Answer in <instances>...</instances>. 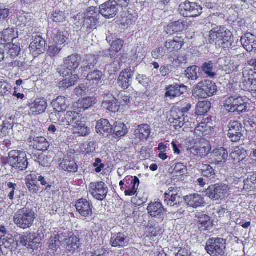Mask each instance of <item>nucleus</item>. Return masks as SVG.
<instances>
[{
	"label": "nucleus",
	"instance_id": "nucleus-28",
	"mask_svg": "<svg viewBox=\"0 0 256 256\" xmlns=\"http://www.w3.org/2000/svg\"><path fill=\"white\" fill-rule=\"evenodd\" d=\"M240 41L244 48L248 52L256 50V36L247 32L242 37Z\"/></svg>",
	"mask_w": 256,
	"mask_h": 256
},
{
	"label": "nucleus",
	"instance_id": "nucleus-5",
	"mask_svg": "<svg viewBox=\"0 0 256 256\" xmlns=\"http://www.w3.org/2000/svg\"><path fill=\"white\" fill-rule=\"evenodd\" d=\"M205 250L210 256H227L225 240L220 238H212L208 240Z\"/></svg>",
	"mask_w": 256,
	"mask_h": 256
},
{
	"label": "nucleus",
	"instance_id": "nucleus-13",
	"mask_svg": "<svg viewBox=\"0 0 256 256\" xmlns=\"http://www.w3.org/2000/svg\"><path fill=\"white\" fill-rule=\"evenodd\" d=\"M48 36L52 43L63 46L68 40L69 34L64 29L55 28L48 32Z\"/></svg>",
	"mask_w": 256,
	"mask_h": 256
},
{
	"label": "nucleus",
	"instance_id": "nucleus-15",
	"mask_svg": "<svg viewBox=\"0 0 256 256\" xmlns=\"http://www.w3.org/2000/svg\"><path fill=\"white\" fill-rule=\"evenodd\" d=\"M29 110L28 114L32 116L40 114L45 112L48 107L47 100L44 98H36L28 104Z\"/></svg>",
	"mask_w": 256,
	"mask_h": 256
},
{
	"label": "nucleus",
	"instance_id": "nucleus-30",
	"mask_svg": "<svg viewBox=\"0 0 256 256\" xmlns=\"http://www.w3.org/2000/svg\"><path fill=\"white\" fill-rule=\"evenodd\" d=\"M95 99L92 97H86L80 99L76 102L74 104V110L82 112L92 106L94 104Z\"/></svg>",
	"mask_w": 256,
	"mask_h": 256
},
{
	"label": "nucleus",
	"instance_id": "nucleus-41",
	"mask_svg": "<svg viewBox=\"0 0 256 256\" xmlns=\"http://www.w3.org/2000/svg\"><path fill=\"white\" fill-rule=\"evenodd\" d=\"M191 108L192 104L190 103L185 100H180L176 104L172 111L184 117L185 114L188 112Z\"/></svg>",
	"mask_w": 256,
	"mask_h": 256
},
{
	"label": "nucleus",
	"instance_id": "nucleus-44",
	"mask_svg": "<svg viewBox=\"0 0 256 256\" xmlns=\"http://www.w3.org/2000/svg\"><path fill=\"white\" fill-rule=\"evenodd\" d=\"M202 175L207 180H214L216 176V170L210 164H202Z\"/></svg>",
	"mask_w": 256,
	"mask_h": 256
},
{
	"label": "nucleus",
	"instance_id": "nucleus-4",
	"mask_svg": "<svg viewBox=\"0 0 256 256\" xmlns=\"http://www.w3.org/2000/svg\"><path fill=\"white\" fill-rule=\"evenodd\" d=\"M36 218V213L32 209L24 207L14 214V222L18 228L26 230L32 226Z\"/></svg>",
	"mask_w": 256,
	"mask_h": 256
},
{
	"label": "nucleus",
	"instance_id": "nucleus-54",
	"mask_svg": "<svg viewBox=\"0 0 256 256\" xmlns=\"http://www.w3.org/2000/svg\"><path fill=\"white\" fill-rule=\"evenodd\" d=\"M18 189L16 184L12 182H7V188H6V193L7 198L12 202L14 198V194L16 191Z\"/></svg>",
	"mask_w": 256,
	"mask_h": 256
},
{
	"label": "nucleus",
	"instance_id": "nucleus-57",
	"mask_svg": "<svg viewBox=\"0 0 256 256\" xmlns=\"http://www.w3.org/2000/svg\"><path fill=\"white\" fill-rule=\"evenodd\" d=\"M62 46L55 44L52 43V44L48 46L46 54L50 58L56 56L62 50Z\"/></svg>",
	"mask_w": 256,
	"mask_h": 256
},
{
	"label": "nucleus",
	"instance_id": "nucleus-19",
	"mask_svg": "<svg viewBox=\"0 0 256 256\" xmlns=\"http://www.w3.org/2000/svg\"><path fill=\"white\" fill-rule=\"evenodd\" d=\"M59 166L62 170L68 173H76L78 168L74 156L68 154L64 156L59 164Z\"/></svg>",
	"mask_w": 256,
	"mask_h": 256
},
{
	"label": "nucleus",
	"instance_id": "nucleus-43",
	"mask_svg": "<svg viewBox=\"0 0 256 256\" xmlns=\"http://www.w3.org/2000/svg\"><path fill=\"white\" fill-rule=\"evenodd\" d=\"M162 229L158 224H148L146 227V236L150 239H153L162 234Z\"/></svg>",
	"mask_w": 256,
	"mask_h": 256
},
{
	"label": "nucleus",
	"instance_id": "nucleus-33",
	"mask_svg": "<svg viewBox=\"0 0 256 256\" xmlns=\"http://www.w3.org/2000/svg\"><path fill=\"white\" fill-rule=\"evenodd\" d=\"M212 159L216 164L225 162L228 158L227 150L222 147L216 148L212 152Z\"/></svg>",
	"mask_w": 256,
	"mask_h": 256
},
{
	"label": "nucleus",
	"instance_id": "nucleus-10",
	"mask_svg": "<svg viewBox=\"0 0 256 256\" xmlns=\"http://www.w3.org/2000/svg\"><path fill=\"white\" fill-rule=\"evenodd\" d=\"M83 22L82 27L88 32H92L96 28V26L99 20V13L98 8L91 6L88 8Z\"/></svg>",
	"mask_w": 256,
	"mask_h": 256
},
{
	"label": "nucleus",
	"instance_id": "nucleus-21",
	"mask_svg": "<svg viewBox=\"0 0 256 256\" xmlns=\"http://www.w3.org/2000/svg\"><path fill=\"white\" fill-rule=\"evenodd\" d=\"M82 61V57L77 54L68 56L64 60V66L68 70V74H72L78 68Z\"/></svg>",
	"mask_w": 256,
	"mask_h": 256
},
{
	"label": "nucleus",
	"instance_id": "nucleus-7",
	"mask_svg": "<svg viewBox=\"0 0 256 256\" xmlns=\"http://www.w3.org/2000/svg\"><path fill=\"white\" fill-rule=\"evenodd\" d=\"M248 104L242 96H230L225 100L224 108L229 112H238L239 114L247 111Z\"/></svg>",
	"mask_w": 256,
	"mask_h": 256
},
{
	"label": "nucleus",
	"instance_id": "nucleus-39",
	"mask_svg": "<svg viewBox=\"0 0 256 256\" xmlns=\"http://www.w3.org/2000/svg\"><path fill=\"white\" fill-rule=\"evenodd\" d=\"M66 98L63 96H58L52 102V106L56 111V115L58 114L60 112L66 110L68 107L66 102Z\"/></svg>",
	"mask_w": 256,
	"mask_h": 256
},
{
	"label": "nucleus",
	"instance_id": "nucleus-3",
	"mask_svg": "<svg viewBox=\"0 0 256 256\" xmlns=\"http://www.w3.org/2000/svg\"><path fill=\"white\" fill-rule=\"evenodd\" d=\"M217 90V86L213 81L204 80L193 87L192 95L196 99H204L216 94Z\"/></svg>",
	"mask_w": 256,
	"mask_h": 256
},
{
	"label": "nucleus",
	"instance_id": "nucleus-35",
	"mask_svg": "<svg viewBox=\"0 0 256 256\" xmlns=\"http://www.w3.org/2000/svg\"><path fill=\"white\" fill-rule=\"evenodd\" d=\"M147 210L148 214L152 217L160 218L164 215V208L160 202L150 204Z\"/></svg>",
	"mask_w": 256,
	"mask_h": 256
},
{
	"label": "nucleus",
	"instance_id": "nucleus-23",
	"mask_svg": "<svg viewBox=\"0 0 256 256\" xmlns=\"http://www.w3.org/2000/svg\"><path fill=\"white\" fill-rule=\"evenodd\" d=\"M124 194L128 196H134L137 192L136 186L138 187L140 184V180L137 176H128L125 177Z\"/></svg>",
	"mask_w": 256,
	"mask_h": 256
},
{
	"label": "nucleus",
	"instance_id": "nucleus-58",
	"mask_svg": "<svg viewBox=\"0 0 256 256\" xmlns=\"http://www.w3.org/2000/svg\"><path fill=\"white\" fill-rule=\"evenodd\" d=\"M10 46L8 48V56L11 59H13V58H16L19 54L20 52V48L19 46L14 44H8Z\"/></svg>",
	"mask_w": 256,
	"mask_h": 256
},
{
	"label": "nucleus",
	"instance_id": "nucleus-8",
	"mask_svg": "<svg viewBox=\"0 0 256 256\" xmlns=\"http://www.w3.org/2000/svg\"><path fill=\"white\" fill-rule=\"evenodd\" d=\"M229 190L228 185L216 184L208 187L206 190V194L212 200H222L228 196Z\"/></svg>",
	"mask_w": 256,
	"mask_h": 256
},
{
	"label": "nucleus",
	"instance_id": "nucleus-60",
	"mask_svg": "<svg viewBox=\"0 0 256 256\" xmlns=\"http://www.w3.org/2000/svg\"><path fill=\"white\" fill-rule=\"evenodd\" d=\"M11 85L6 81H0V96H8L10 94Z\"/></svg>",
	"mask_w": 256,
	"mask_h": 256
},
{
	"label": "nucleus",
	"instance_id": "nucleus-40",
	"mask_svg": "<svg viewBox=\"0 0 256 256\" xmlns=\"http://www.w3.org/2000/svg\"><path fill=\"white\" fill-rule=\"evenodd\" d=\"M66 234L62 233L55 234L50 238L49 243V248L53 252H56L62 246V242L64 241Z\"/></svg>",
	"mask_w": 256,
	"mask_h": 256
},
{
	"label": "nucleus",
	"instance_id": "nucleus-55",
	"mask_svg": "<svg viewBox=\"0 0 256 256\" xmlns=\"http://www.w3.org/2000/svg\"><path fill=\"white\" fill-rule=\"evenodd\" d=\"M187 167L184 164L178 162L174 164L172 174L176 176L184 175L187 172Z\"/></svg>",
	"mask_w": 256,
	"mask_h": 256
},
{
	"label": "nucleus",
	"instance_id": "nucleus-11",
	"mask_svg": "<svg viewBox=\"0 0 256 256\" xmlns=\"http://www.w3.org/2000/svg\"><path fill=\"white\" fill-rule=\"evenodd\" d=\"M88 191L94 199L102 201L107 196L108 188L104 182L96 181L89 184Z\"/></svg>",
	"mask_w": 256,
	"mask_h": 256
},
{
	"label": "nucleus",
	"instance_id": "nucleus-47",
	"mask_svg": "<svg viewBox=\"0 0 256 256\" xmlns=\"http://www.w3.org/2000/svg\"><path fill=\"white\" fill-rule=\"evenodd\" d=\"M49 146L48 142L44 137H38L34 140V147L38 151H46L48 150Z\"/></svg>",
	"mask_w": 256,
	"mask_h": 256
},
{
	"label": "nucleus",
	"instance_id": "nucleus-62",
	"mask_svg": "<svg viewBox=\"0 0 256 256\" xmlns=\"http://www.w3.org/2000/svg\"><path fill=\"white\" fill-rule=\"evenodd\" d=\"M246 84L249 86L248 90L256 92V72L249 75Z\"/></svg>",
	"mask_w": 256,
	"mask_h": 256
},
{
	"label": "nucleus",
	"instance_id": "nucleus-24",
	"mask_svg": "<svg viewBox=\"0 0 256 256\" xmlns=\"http://www.w3.org/2000/svg\"><path fill=\"white\" fill-rule=\"evenodd\" d=\"M18 37L17 30L8 27L0 32V42L2 44H10Z\"/></svg>",
	"mask_w": 256,
	"mask_h": 256
},
{
	"label": "nucleus",
	"instance_id": "nucleus-48",
	"mask_svg": "<svg viewBox=\"0 0 256 256\" xmlns=\"http://www.w3.org/2000/svg\"><path fill=\"white\" fill-rule=\"evenodd\" d=\"M112 132H114L116 137L120 138L127 134L128 128L126 125L124 123L116 122H114Z\"/></svg>",
	"mask_w": 256,
	"mask_h": 256
},
{
	"label": "nucleus",
	"instance_id": "nucleus-56",
	"mask_svg": "<svg viewBox=\"0 0 256 256\" xmlns=\"http://www.w3.org/2000/svg\"><path fill=\"white\" fill-rule=\"evenodd\" d=\"M51 19L56 23H62L66 20V14L63 11L56 10L52 12Z\"/></svg>",
	"mask_w": 256,
	"mask_h": 256
},
{
	"label": "nucleus",
	"instance_id": "nucleus-17",
	"mask_svg": "<svg viewBox=\"0 0 256 256\" xmlns=\"http://www.w3.org/2000/svg\"><path fill=\"white\" fill-rule=\"evenodd\" d=\"M75 206L76 211L82 217L88 218L92 214L93 205L86 198H81L76 200Z\"/></svg>",
	"mask_w": 256,
	"mask_h": 256
},
{
	"label": "nucleus",
	"instance_id": "nucleus-63",
	"mask_svg": "<svg viewBox=\"0 0 256 256\" xmlns=\"http://www.w3.org/2000/svg\"><path fill=\"white\" fill-rule=\"evenodd\" d=\"M166 54V50L162 47L156 48L152 52V56L154 59L162 58Z\"/></svg>",
	"mask_w": 256,
	"mask_h": 256
},
{
	"label": "nucleus",
	"instance_id": "nucleus-38",
	"mask_svg": "<svg viewBox=\"0 0 256 256\" xmlns=\"http://www.w3.org/2000/svg\"><path fill=\"white\" fill-rule=\"evenodd\" d=\"M172 128L177 130L181 128L184 124V117L172 111V115L168 120Z\"/></svg>",
	"mask_w": 256,
	"mask_h": 256
},
{
	"label": "nucleus",
	"instance_id": "nucleus-53",
	"mask_svg": "<svg viewBox=\"0 0 256 256\" xmlns=\"http://www.w3.org/2000/svg\"><path fill=\"white\" fill-rule=\"evenodd\" d=\"M74 128L78 130L76 132L79 136H86L90 133V128L82 120L76 125H74Z\"/></svg>",
	"mask_w": 256,
	"mask_h": 256
},
{
	"label": "nucleus",
	"instance_id": "nucleus-50",
	"mask_svg": "<svg viewBox=\"0 0 256 256\" xmlns=\"http://www.w3.org/2000/svg\"><path fill=\"white\" fill-rule=\"evenodd\" d=\"M244 189L248 192L256 190V174H253L250 178L244 181Z\"/></svg>",
	"mask_w": 256,
	"mask_h": 256
},
{
	"label": "nucleus",
	"instance_id": "nucleus-32",
	"mask_svg": "<svg viewBox=\"0 0 256 256\" xmlns=\"http://www.w3.org/2000/svg\"><path fill=\"white\" fill-rule=\"evenodd\" d=\"M66 248L69 252H74L78 250L80 246V238L74 234H68L67 238H64Z\"/></svg>",
	"mask_w": 256,
	"mask_h": 256
},
{
	"label": "nucleus",
	"instance_id": "nucleus-18",
	"mask_svg": "<svg viewBox=\"0 0 256 256\" xmlns=\"http://www.w3.org/2000/svg\"><path fill=\"white\" fill-rule=\"evenodd\" d=\"M184 44V38L182 36H175L172 40H166L164 46L169 54L170 58H173V54L180 50Z\"/></svg>",
	"mask_w": 256,
	"mask_h": 256
},
{
	"label": "nucleus",
	"instance_id": "nucleus-49",
	"mask_svg": "<svg viewBox=\"0 0 256 256\" xmlns=\"http://www.w3.org/2000/svg\"><path fill=\"white\" fill-rule=\"evenodd\" d=\"M210 105L208 101L199 102L196 105V113L198 116L204 115L209 110Z\"/></svg>",
	"mask_w": 256,
	"mask_h": 256
},
{
	"label": "nucleus",
	"instance_id": "nucleus-64",
	"mask_svg": "<svg viewBox=\"0 0 256 256\" xmlns=\"http://www.w3.org/2000/svg\"><path fill=\"white\" fill-rule=\"evenodd\" d=\"M122 104L128 105L131 100V97L130 94L128 92H120L118 96Z\"/></svg>",
	"mask_w": 256,
	"mask_h": 256
},
{
	"label": "nucleus",
	"instance_id": "nucleus-25",
	"mask_svg": "<svg viewBox=\"0 0 256 256\" xmlns=\"http://www.w3.org/2000/svg\"><path fill=\"white\" fill-rule=\"evenodd\" d=\"M165 97L170 99L180 96L187 90V87L184 84L169 85L166 88Z\"/></svg>",
	"mask_w": 256,
	"mask_h": 256
},
{
	"label": "nucleus",
	"instance_id": "nucleus-20",
	"mask_svg": "<svg viewBox=\"0 0 256 256\" xmlns=\"http://www.w3.org/2000/svg\"><path fill=\"white\" fill-rule=\"evenodd\" d=\"M118 12L116 2L114 1H107L100 6L99 14H100L106 18H110L115 16Z\"/></svg>",
	"mask_w": 256,
	"mask_h": 256
},
{
	"label": "nucleus",
	"instance_id": "nucleus-42",
	"mask_svg": "<svg viewBox=\"0 0 256 256\" xmlns=\"http://www.w3.org/2000/svg\"><path fill=\"white\" fill-rule=\"evenodd\" d=\"M164 202L167 206H170L171 207L176 206H178L180 205L182 202V198L178 194V193H174V194H164Z\"/></svg>",
	"mask_w": 256,
	"mask_h": 256
},
{
	"label": "nucleus",
	"instance_id": "nucleus-34",
	"mask_svg": "<svg viewBox=\"0 0 256 256\" xmlns=\"http://www.w3.org/2000/svg\"><path fill=\"white\" fill-rule=\"evenodd\" d=\"M196 218L198 226L202 230H208L212 226L211 218L204 212H198Z\"/></svg>",
	"mask_w": 256,
	"mask_h": 256
},
{
	"label": "nucleus",
	"instance_id": "nucleus-1",
	"mask_svg": "<svg viewBox=\"0 0 256 256\" xmlns=\"http://www.w3.org/2000/svg\"><path fill=\"white\" fill-rule=\"evenodd\" d=\"M208 40L210 44H215L223 48H229L233 40L232 32L224 26H218L209 32Z\"/></svg>",
	"mask_w": 256,
	"mask_h": 256
},
{
	"label": "nucleus",
	"instance_id": "nucleus-22",
	"mask_svg": "<svg viewBox=\"0 0 256 256\" xmlns=\"http://www.w3.org/2000/svg\"><path fill=\"white\" fill-rule=\"evenodd\" d=\"M213 128L212 120L210 118H203L201 122L195 128L194 134L196 137H202L205 132L212 130Z\"/></svg>",
	"mask_w": 256,
	"mask_h": 256
},
{
	"label": "nucleus",
	"instance_id": "nucleus-51",
	"mask_svg": "<svg viewBox=\"0 0 256 256\" xmlns=\"http://www.w3.org/2000/svg\"><path fill=\"white\" fill-rule=\"evenodd\" d=\"M198 68L196 66L188 67L184 72L186 76L190 80H196L198 78Z\"/></svg>",
	"mask_w": 256,
	"mask_h": 256
},
{
	"label": "nucleus",
	"instance_id": "nucleus-45",
	"mask_svg": "<svg viewBox=\"0 0 256 256\" xmlns=\"http://www.w3.org/2000/svg\"><path fill=\"white\" fill-rule=\"evenodd\" d=\"M102 106L106 110L114 113L118 112L120 109V104H118V102L114 96L112 100L104 101L102 102Z\"/></svg>",
	"mask_w": 256,
	"mask_h": 256
},
{
	"label": "nucleus",
	"instance_id": "nucleus-6",
	"mask_svg": "<svg viewBox=\"0 0 256 256\" xmlns=\"http://www.w3.org/2000/svg\"><path fill=\"white\" fill-rule=\"evenodd\" d=\"M6 160L10 166L19 170H25L28 166L26 155L24 152L20 150H11Z\"/></svg>",
	"mask_w": 256,
	"mask_h": 256
},
{
	"label": "nucleus",
	"instance_id": "nucleus-37",
	"mask_svg": "<svg viewBox=\"0 0 256 256\" xmlns=\"http://www.w3.org/2000/svg\"><path fill=\"white\" fill-rule=\"evenodd\" d=\"M102 72L100 70H96L88 72L86 80L90 86H98L99 84L102 82Z\"/></svg>",
	"mask_w": 256,
	"mask_h": 256
},
{
	"label": "nucleus",
	"instance_id": "nucleus-2",
	"mask_svg": "<svg viewBox=\"0 0 256 256\" xmlns=\"http://www.w3.org/2000/svg\"><path fill=\"white\" fill-rule=\"evenodd\" d=\"M190 147L187 149L188 154L192 158L196 156H204L211 150V145L208 140L202 137H197L190 141Z\"/></svg>",
	"mask_w": 256,
	"mask_h": 256
},
{
	"label": "nucleus",
	"instance_id": "nucleus-27",
	"mask_svg": "<svg viewBox=\"0 0 256 256\" xmlns=\"http://www.w3.org/2000/svg\"><path fill=\"white\" fill-rule=\"evenodd\" d=\"M132 76L130 68L124 69L120 72L118 79L119 86L124 90L128 89L130 86V80L132 78Z\"/></svg>",
	"mask_w": 256,
	"mask_h": 256
},
{
	"label": "nucleus",
	"instance_id": "nucleus-26",
	"mask_svg": "<svg viewBox=\"0 0 256 256\" xmlns=\"http://www.w3.org/2000/svg\"><path fill=\"white\" fill-rule=\"evenodd\" d=\"M96 129L98 134L106 136L110 135L113 130L109 121L104 118H102L96 122Z\"/></svg>",
	"mask_w": 256,
	"mask_h": 256
},
{
	"label": "nucleus",
	"instance_id": "nucleus-36",
	"mask_svg": "<svg viewBox=\"0 0 256 256\" xmlns=\"http://www.w3.org/2000/svg\"><path fill=\"white\" fill-rule=\"evenodd\" d=\"M127 238L124 233L118 232L110 238V244L112 247L124 248L128 246Z\"/></svg>",
	"mask_w": 256,
	"mask_h": 256
},
{
	"label": "nucleus",
	"instance_id": "nucleus-59",
	"mask_svg": "<svg viewBox=\"0 0 256 256\" xmlns=\"http://www.w3.org/2000/svg\"><path fill=\"white\" fill-rule=\"evenodd\" d=\"M202 70L208 76L214 78L216 74L212 72L213 64L212 62H204L201 66Z\"/></svg>",
	"mask_w": 256,
	"mask_h": 256
},
{
	"label": "nucleus",
	"instance_id": "nucleus-31",
	"mask_svg": "<svg viewBox=\"0 0 256 256\" xmlns=\"http://www.w3.org/2000/svg\"><path fill=\"white\" fill-rule=\"evenodd\" d=\"M151 132L150 126L148 124L138 125L134 130V136L140 140H147Z\"/></svg>",
	"mask_w": 256,
	"mask_h": 256
},
{
	"label": "nucleus",
	"instance_id": "nucleus-14",
	"mask_svg": "<svg viewBox=\"0 0 256 256\" xmlns=\"http://www.w3.org/2000/svg\"><path fill=\"white\" fill-rule=\"evenodd\" d=\"M82 116L80 112L76 110L73 107L72 110L67 111L64 116L61 120H58V122L60 125L67 126H72L74 127V125H76L82 121Z\"/></svg>",
	"mask_w": 256,
	"mask_h": 256
},
{
	"label": "nucleus",
	"instance_id": "nucleus-16",
	"mask_svg": "<svg viewBox=\"0 0 256 256\" xmlns=\"http://www.w3.org/2000/svg\"><path fill=\"white\" fill-rule=\"evenodd\" d=\"M46 40L40 35L32 36V42L29 46L30 54L34 56L40 55L44 52Z\"/></svg>",
	"mask_w": 256,
	"mask_h": 256
},
{
	"label": "nucleus",
	"instance_id": "nucleus-61",
	"mask_svg": "<svg viewBox=\"0 0 256 256\" xmlns=\"http://www.w3.org/2000/svg\"><path fill=\"white\" fill-rule=\"evenodd\" d=\"M96 150L94 142H90L88 143L84 144L81 147V150L85 155L94 152Z\"/></svg>",
	"mask_w": 256,
	"mask_h": 256
},
{
	"label": "nucleus",
	"instance_id": "nucleus-52",
	"mask_svg": "<svg viewBox=\"0 0 256 256\" xmlns=\"http://www.w3.org/2000/svg\"><path fill=\"white\" fill-rule=\"evenodd\" d=\"M78 79V76L77 74L72 75L70 78L60 82L58 84L59 86L64 88H68L72 86H74Z\"/></svg>",
	"mask_w": 256,
	"mask_h": 256
},
{
	"label": "nucleus",
	"instance_id": "nucleus-12",
	"mask_svg": "<svg viewBox=\"0 0 256 256\" xmlns=\"http://www.w3.org/2000/svg\"><path fill=\"white\" fill-rule=\"evenodd\" d=\"M228 136L232 142H239L243 136V126L238 120H231L228 124Z\"/></svg>",
	"mask_w": 256,
	"mask_h": 256
},
{
	"label": "nucleus",
	"instance_id": "nucleus-9",
	"mask_svg": "<svg viewBox=\"0 0 256 256\" xmlns=\"http://www.w3.org/2000/svg\"><path fill=\"white\" fill-rule=\"evenodd\" d=\"M202 7L196 2L186 0L182 2L178 8L180 14L186 18H195L202 13Z\"/></svg>",
	"mask_w": 256,
	"mask_h": 256
},
{
	"label": "nucleus",
	"instance_id": "nucleus-46",
	"mask_svg": "<svg viewBox=\"0 0 256 256\" xmlns=\"http://www.w3.org/2000/svg\"><path fill=\"white\" fill-rule=\"evenodd\" d=\"M124 41L120 38H117L112 42L110 44V47L109 48V55L111 58L116 56V54L119 52L124 46Z\"/></svg>",
	"mask_w": 256,
	"mask_h": 256
},
{
	"label": "nucleus",
	"instance_id": "nucleus-29",
	"mask_svg": "<svg viewBox=\"0 0 256 256\" xmlns=\"http://www.w3.org/2000/svg\"><path fill=\"white\" fill-rule=\"evenodd\" d=\"M184 200L188 206L195 208L203 206L205 204L204 198L197 194L186 196L184 198Z\"/></svg>",
	"mask_w": 256,
	"mask_h": 256
}]
</instances>
